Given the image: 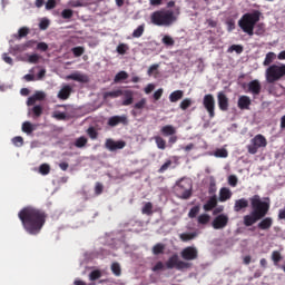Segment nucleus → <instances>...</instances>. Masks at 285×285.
I'll list each match as a JSON object with an SVG mask.
<instances>
[{
  "label": "nucleus",
  "instance_id": "864d4df0",
  "mask_svg": "<svg viewBox=\"0 0 285 285\" xmlns=\"http://www.w3.org/2000/svg\"><path fill=\"white\" fill-rule=\"evenodd\" d=\"M87 135L90 137V139H97V137H99V132H97V129H95V127H89L87 129Z\"/></svg>",
  "mask_w": 285,
  "mask_h": 285
},
{
  "label": "nucleus",
  "instance_id": "e2e57ef3",
  "mask_svg": "<svg viewBox=\"0 0 285 285\" xmlns=\"http://www.w3.org/2000/svg\"><path fill=\"white\" fill-rule=\"evenodd\" d=\"M104 193V184L96 183L95 185V195H101Z\"/></svg>",
  "mask_w": 285,
  "mask_h": 285
},
{
  "label": "nucleus",
  "instance_id": "69168bd1",
  "mask_svg": "<svg viewBox=\"0 0 285 285\" xmlns=\"http://www.w3.org/2000/svg\"><path fill=\"white\" fill-rule=\"evenodd\" d=\"M33 97L36 98V101H43L46 99V92L43 91H37Z\"/></svg>",
  "mask_w": 285,
  "mask_h": 285
},
{
  "label": "nucleus",
  "instance_id": "37998d69",
  "mask_svg": "<svg viewBox=\"0 0 285 285\" xmlns=\"http://www.w3.org/2000/svg\"><path fill=\"white\" fill-rule=\"evenodd\" d=\"M153 273H159V271H166V264L164 262L158 261L154 267H151Z\"/></svg>",
  "mask_w": 285,
  "mask_h": 285
},
{
  "label": "nucleus",
  "instance_id": "bb28decb",
  "mask_svg": "<svg viewBox=\"0 0 285 285\" xmlns=\"http://www.w3.org/2000/svg\"><path fill=\"white\" fill-rule=\"evenodd\" d=\"M36 128L35 125H32V122L30 121H24L22 124V132H26L27 135H32V132H35Z\"/></svg>",
  "mask_w": 285,
  "mask_h": 285
},
{
  "label": "nucleus",
  "instance_id": "58836bf2",
  "mask_svg": "<svg viewBox=\"0 0 285 285\" xmlns=\"http://www.w3.org/2000/svg\"><path fill=\"white\" fill-rule=\"evenodd\" d=\"M86 144H88V138L81 136L75 141L76 148H85Z\"/></svg>",
  "mask_w": 285,
  "mask_h": 285
},
{
  "label": "nucleus",
  "instance_id": "b1692460",
  "mask_svg": "<svg viewBox=\"0 0 285 285\" xmlns=\"http://www.w3.org/2000/svg\"><path fill=\"white\" fill-rule=\"evenodd\" d=\"M180 99H184L183 90H175L169 95V101L171 104H177V101H180Z\"/></svg>",
  "mask_w": 285,
  "mask_h": 285
},
{
  "label": "nucleus",
  "instance_id": "7c9ffc66",
  "mask_svg": "<svg viewBox=\"0 0 285 285\" xmlns=\"http://www.w3.org/2000/svg\"><path fill=\"white\" fill-rule=\"evenodd\" d=\"M121 95H124V91H121V89L115 91H107L104 94V99H108V97H111V99H117V97H121Z\"/></svg>",
  "mask_w": 285,
  "mask_h": 285
},
{
  "label": "nucleus",
  "instance_id": "393cba45",
  "mask_svg": "<svg viewBox=\"0 0 285 285\" xmlns=\"http://www.w3.org/2000/svg\"><path fill=\"white\" fill-rule=\"evenodd\" d=\"M144 32H146V23L138 26L137 29H135L134 32L131 33V37L134 39H139L140 37L144 36Z\"/></svg>",
  "mask_w": 285,
  "mask_h": 285
},
{
  "label": "nucleus",
  "instance_id": "f704fd0d",
  "mask_svg": "<svg viewBox=\"0 0 285 285\" xmlns=\"http://www.w3.org/2000/svg\"><path fill=\"white\" fill-rule=\"evenodd\" d=\"M126 79H128V72L120 71L115 76L114 81L115 83H119V81H126Z\"/></svg>",
  "mask_w": 285,
  "mask_h": 285
},
{
  "label": "nucleus",
  "instance_id": "c9c22d12",
  "mask_svg": "<svg viewBox=\"0 0 285 285\" xmlns=\"http://www.w3.org/2000/svg\"><path fill=\"white\" fill-rule=\"evenodd\" d=\"M28 35H30V29H28L27 27H22L18 30V35H16L14 37L17 39H23V37H28Z\"/></svg>",
  "mask_w": 285,
  "mask_h": 285
},
{
  "label": "nucleus",
  "instance_id": "79ce46f5",
  "mask_svg": "<svg viewBox=\"0 0 285 285\" xmlns=\"http://www.w3.org/2000/svg\"><path fill=\"white\" fill-rule=\"evenodd\" d=\"M272 262H274L275 266H277L282 262V253L274 250L272 253Z\"/></svg>",
  "mask_w": 285,
  "mask_h": 285
},
{
  "label": "nucleus",
  "instance_id": "a18cd8bd",
  "mask_svg": "<svg viewBox=\"0 0 285 285\" xmlns=\"http://www.w3.org/2000/svg\"><path fill=\"white\" fill-rule=\"evenodd\" d=\"M32 112L35 118L41 117V115H43V107H41V105H36L32 108Z\"/></svg>",
  "mask_w": 285,
  "mask_h": 285
},
{
  "label": "nucleus",
  "instance_id": "09e8293b",
  "mask_svg": "<svg viewBox=\"0 0 285 285\" xmlns=\"http://www.w3.org/2000/svg\"><path fill=\"white\" fill-rule=\"evenodd\" d=\"M71 52L73 53V57H81L83 52H86V49L83 47H75L71 49Z\"/></svg>",
  "mask_w": 285,
  "mask_h": 285
},
{
  "label": "nucleus",
  "instance_id": "a211bd4d",
  "mask_svg": "<svg viewBox=\"0 0 285 285\" xmlns=\"http://www.w3.org/2000/svg\"><path fill=\"white\" fill-rule=\"evenodd\" d=\"M70 95H72V87H70V85H65L58 92V99L66 101V99H70Z\"/></svg>",
  "mask_w": 285,
  "mask_h": 285
},
{
  "label": "nucleus",
  "instance_id": "423d86ee",
  "mask_svg": "<svg viewBox=\"0 0 285 285\" xmlns=\"http://www.w3.org/2000/svg\"><path fill=\"white\" fill-rule=\"evenodd\" d=\"M265 75L267 83H275V81L285 79V65H271Z\"/></svg>",
  "mask_w": 285,
  "mask_h": 285
},
{
  "label": "nucleus",
  "instance_id": "ea45409f",
  "mask_svg": "<svg viewBox=\"0 0 285 285\" xmlns=\"http://www.w3.org/2000/svg\"><path fill=\"white\" fill-rule=\"evenodd\" d=\"M193 106V99L190 98H185L180 105L179 108L183 110H188V108H190Z\"/></svg>",
  "mask_w": 285,
  "mask_h": 285
},
{
  "label": "nucleus",
  "instance_id": "412c9836",
  "mask_svg": "<svg viewBox=\"0 0 285 285\" xmlns=\"http://www.w3.org/2000/svg\"><path fill=\"white\" fill-rule=\"evenodd\" d=\"M203 208L207 213H209V210L217 208V195L209 197V199L206 202V204L203 206Z\"/></svg>",
  "mask_w": 285,
  "mask_h": 285
},
{
  "label": "nucleus",
  "instance_id": "72a5a7b5",
  "mask_svg": "<svg viewBox=\"0 0 285 285\" xmlns=\"http://www.w3.org/2000/svg\"><path fill=\"white\" fill-rule=\"evenodd\" d=\"M276 58H277V55H275V52L266 53L263 66H271V63H273V61H275Z\"/></svg>",
  "mask_w": 285,
  "mask_h": 285
},
{
  "label": "nucleus",
  "instance_id": "4468645a",
  "mask_svg": "<svg viewBox=\"0 0 285 285\" xmlns=\"http://www.w3.org/2000/svg\"><path fill=\"white\" fill-rule=\"evenodd\" d=\"M217 99L219 110L226 112V110H228V97L226 96V94H224V91H219L217 95Z\"/></svg>",
  "mask_w": 285,
  "mask_h": 285
},
{
  "label": "nucleus",
  "instance_id": "4c0bfd02",
  "mask_svg": "<svg viewBox=\"0 0 285 285\" xmlns=\"http://www.w3.org/2000/svg\"><path fill=\"white\" fill-rule=\"evenodd\" d=\"M161 43H164V46L173 48V46H175V39H173V37L170 36H164L161 39Z\"/></svg>",
  "mask_w": 285,
  "mask_h": 285
},
{
  "label": "nucleus",
  "instance_id": "7ed1b4c3",
  "mask_svg": "<svg viewBox=\"0 0 285 285\" xmlns=\"http://www.w3.org/2000/svg\"><path fill=\"white\" fill-rule=\"evenodd\" d=\"M179 13V8L175 11L170 9L156 10L150 14V21L154 26L170 28L173 23H176Z\"/></svg>",
  "mask_w": 285,
  "mask_h": 285
},
{
  "label": "nucleus",
  "instance_id": "5fc2aeb1",
  "mask_svg": "<svg viewBox=\"0 0 285 285\" xmlns=\"http://www.w3.org/2000/svg\"><path fill=\"white\" fill-rule=\"evenodd\" d=\"M100 277H101V272L99 269L92 271L89 274L90 282H95V281L99 279Z\"/></svg>",
  "mask_w": 285,
  "mask_h": 285
},
{
  "label": "nucleus",
  "instance_id": "2eb2a0df",
  "mask_svg": "<svg viewBox=\"0 0 285 285\" xmlns=\"http://www.w3.org/2000/svg\"><path fill=\"white\" fill-rule=\"evenodd\" d=\"M67 79H71V81H79V83H88L90 81V78H88L87 75H83L79 71L67 76Z\"/></svg>",
  "mask_w": 285,
  "mask_h": 285
},
{
  "label": "nucleus",
  "instance_id": "473e14b6",
  "mask_svg": "<svg viewBox=\"0 0 285 285\" xmlns=\"http://www.w3.org/2000/svg\"><path fill=\"white\" fill-rule=\"evenodd\" d=\"M154 140L159 150H166V140L161 136L154 137Z\"/></svg>",
  "mask_w": 285,
  "mask_h": 285
},
{
  "label": "nucleus",
  "instance_id": "338daca9",
  "mask_svg": "<svg viewBox=\"0 0 285 285\" xmlns=\"http://www.w3.org/2000/svg\"><path fill=\"white\" fill-rule=\"evenodd\" d=\"M53 118L58 119V121H63V119H66V112L56 111L53 114Z\"/></svg>",
  "mask_w": 285,
  "mask_h": 285
},
{
  "label": "nucleus",
  "instance_id": "f8f14e48",
  "mask_svg": "<svg viewBox=\"0 0 285 285\" xmlns=\"http://www.w3.org/2000/svg\"><path fill=\"white\" fill-rule=\"evenodd\" d=\"M105 147L107 150H110V153H115V150H124V148H126V141H115L112 138H108L105 142Z\"/></svg>",
  "mask_w": 285,
  "mask_h": 285
},
{
  "label": "nucleus",
  "instance_id": "a878e982",
  "mask_svg": "<svg viewBox=\"0 0 285 285\" xmlns=\"http://www.w3.org/2000/svg\"><path fill=\"white\" fill-rule=\"evenodd\" d=\"M125 99L122 100V106H130L135 101L134 94L130 90L124 92Z\"/></svg>",
  "mask_w": 285,
  "mask_h": 285
},
{
  "label": "nucleus",
  "instance_id": "c03bdc74",
  "mask_svg": "<svg viewBox=\"0 0 285 285\" xmlns=\"http://www.w3.org/2000/svg\"><path fill=\"white\" fill-rule=\"evenodd\" d=\"M228 52H236L237 55H242V52H244V47L242 45H232L228 49Z\"/></svg>",
  "mask_w": 285,
  "mask_h": 285
},
{
  "label": "nucleus",
  "instance_id": "de8ad7c7",
  "mask_svg": "<svg viewBox=\"0 0 285 285\" xmlns=\"http://www.w3.org/2000/svg\"><path fill=\"white\" fill-rule=\"evenodd\" d=\"M199 210H200L199 206L191 207L189 213H188V217L190 219H195V217H197V215H199Z\"/></svg>",
  "mask_w": 285,
  "mask_h": 285
},
{
  "label": "nucleus",
  "instance_id": "1a4fd4ad",
  "mask_svg": "<svg viewBox=\"0 0 285 285\" xmlns=\"http://www.w3.org/2000/svg\"><path fill=\"white\" fill-rule=\"evenodd\" d=\"M203 106L209 115V119L215 118V97L212 94H207L203 98Z\"/></svg>",
  "mask_w": 285,
  "mask_h": 285
},
{
  "label": "nucleus",
  "instance_id": "bf43d9fd",
  "mask_svg": "<svg viewBox=\"0 0 285 285\" xmlns=\"http://www.w3.org/2000/svg\"><path fill=\"white\" fill-rule=\"evenodd\" d=\"M215 157H220L223 159H226V157H228V150H226V149H217L215 151Z\"/></svg>",
  "mask_w": 285,
  "mask_h": 285
},
{
  "label": "nucleus",
  "instance_id": "13d9d810",
  "mask_svg": "<svg viewBox=\"0 0 285 285\" xmlns=\"http://www.w3.org/2000/svg\"><path fill=\"white\" fill-rule=\"evenodd\" d=\"M117 52L118 55H126V52H128V45L126 43L118 45Z\"/></svg>",
  "mask_w": 285,
  "mask_h": 285
},
{
  "label": "nucleus",
  "instance_id": "052dcab7",
  "mask_svg": "<svg viewBox=\"0 0 285 285\" xmlns=\"http://www.w3.org/2000/svg\"><path fill=\"white\" fill-rule=\"evenodd\" d=\"M208 222H210V216H208V214L198 216V224H208Z\"/></svg>",
  "mask_w": 285,
  "mask_h": 285
},
{
  "label": "nucleus",
  "instance_id": "c85d7f7f",
  "mask_svg": "<svg viewBox=\"0 0 285 285\" xmlns=\"http://www.w3.org/2000/svg\"><path fill=\"white\" fill-rule=\"evenodd\" d=\"M195 237H197V233L194 232V233H183L179 235V239L181 242H190L193 239H195Z\"/></svg>",
  "mask_w": 285,
  "mask_h": 285
},
{
  "label": "nucleus",
  "instance_id": "4be33fe9",
  "mask_svg": "<svg viewBox=\"0 0 285 285\" xmlns=\"http://www.w3.org/2000/svg\"><path fill=\"white\" fill-rule=\"evenodd\" d=\"M230 197H233V191H230V189L223 187L219 190V197L218 200L224 203V202H228V199H230Z\"/></svg>",
  "mask_w": 285,
  "mask_h": 285
},
{
  "label": "nucleus",
  "instance_id": "f03ea898",
  "mask_svg": "<svg viewBox=\"0 0 285 285\" xmlns=\"http://www.w3.org/2000/svg\"><path fill=\"white\" fill-rule=\"evenodd\" d=\"M249 204L252 212L243 217V224L247 227L257 224L259 219H264V217L268 215V212L271 210V198L262 200L261 195H254L249 198Z\"/></svg>",
  "mask_w": 285,
  "mask_h": 285
},
{
  "label": "nucleus",
  "instance_id": "49530a36",
  "mask_svg": "<svg viewBox=\"0 0 285 285\" xmlns=\"http://www.w3.org/2000/svg\"><path fill=\"white\" fill-rule=\"evenodd\" d=\"M111 272L114 273V275H116V277H119L121 275V266L119 265V263L111 264Z\"/></svg>",
  "mask_w": 285,
  "mask_h": 285
},
{
  "label": "nucleus",
  "instance_id": "39448f33",
  "mask_svg": "<svg viewBox=\"0 0 285 285\" xmlns=\"http://www.w3.org/2000/svg\"><path fill=\"white\" fill-rule=\"evenodd\" d=\"M175 191L180 199H190L193 197V180L190 178H180L176 183Z\"/></svg>",
  "mask_w": 285,
  "mask_h": 285
},
{
  "label": "nucleus",
  "instance_id": "c756f323",
  "mask_svg": "<svg viewBox=\"0 0 285 285\" xmlns=\"http://www.w3.org/2000/svg\"><path fill=\"white\" fill-rule=\"evenodd\" d=\"M32 46H35V40H29L23 45L16 46V50H18V52H24V50H28V48H32Z\"/></svg>",
  "mask_w": 285,
  "mask_h": 285
},
{
  "label": "nucleus",
  "instance_id": "680f3d73",
  "mask_svg": "<svg viewBox=\"0 0 285 285\" xmlns=\"http://www.w3.org/2000/svg\"><path fill=\"white\" fill-rule=\"evenodd\" d=\"M173 166V160H167L161 167L158 169L159 174H164L166 170H168V167Z\"/></svg>",
  "mask_w": 285,
  "mask_h": 285
},
{
  "label": "nucleus",
  "instance_id": "9d476101",
  "mask_svg": "<svg viewBox=\"0 0 285 285\" xmlns=\"http://www.w3.org/2000/svg\"><path fill=\"white\" fill-rule=\"evenodd\" d=\"M180 257L185 259V262H194L199 257V250H197V247L194 246L185 247L180 252Z\"/></svg>",
  "mask_w": 285,
  "mask_h": 285
},
{
  "label": "nucleus",
  "instance_id": "6e6d98bb",
  "mask_svg": "<svg viewBox=\"0 0 285 285\" xmlns=\"http://www.w3.org/2000/svg\"><path fill=\"white\" fill-rule=\"evenodd\" d=\"M146 104H147L146 98H142V99H140L138 102H136V104L134 105V108H135L136 110H144V108H146Z\"/></svg>",
  "mask_w": 285,
  "mask_h": 285
},
{
  "label": "nucleus",
  "instance_id": "5701e85b",
  "mask_svg": "<svg viewBox=\"0 0 285 285\" xmlns=\"http://www.w3.org/2000/svg\"><path fill=\"white\" fill-rule=\"evenodd\" d=\"M160 132L164 137H170L173 135H177V129L173 125H167L161 127Z\"/></svg>",
  "mask_w": 285,
  "mask_h": 285
},
{
  "label": "nucleus",
  "instance_id": "603ef678",
  "mask_svg": "<svg viewBox=\"0 0 285 285\" xmlns=\"http://www.w3.org/2000/svg\"><path fill=\"white\" fill-rule=\"evenodd\" d=\"M40 60H41V56H39L37 53H32V55L28 56L29 63H39Z\"/></svg>",
  "mask_w": 285,
  "mask_h": 285
},
{
  "label": "nucleus",
  "instance_id": "9b49d317",
  "mask_svg": "<svg viewBox=\"0 0 285 285\" xmlns=\"http://www.w3.org/2000/svg\"><path fill=\"white\" fill-rule=\"evenodd\" d=\"M212 226L215 230H222L228 226V215L220 214L214 218Z\"/></svg>",
  "mask_w": 285,
  "mask_h": 285
},
{
  "label": "nucleus",
  "instance_id": "0eeeda50",
  "mask_svg": "<svg viewBox=\"0 0 285 285\" xmlns=\"http://www.w3.org/2000/svg\"><path fill=\"white\" fill-rule=\"evenodd\" d=\"M191 267L193 263L180 261L177 254L170 256L165 263V268H167L168 271H173V268H176V271H188V268Z\"/></svg>",
  "mask_w": 285,
  "mask_h": 285
},
{
  "label": "nucleus",
  "instance_id": "20e7f679",
  "mask_svg": "<svg viewBox=\"0 0 285 285\" xmlns=\"http://www.w3.org/2000/svg\"><path fill=\"white\" fill-rule=\"evenodd\" d=\"M262 17V12L259 10H255L250 13H245L238 20V27L243 32L248 35V37H253L255 35V26L259 23V19Z\"/></svg>",
  "mask_w": 285,
  "mask_h": 285
},
{
  "label": "nucleus",
  "instance_id": "6e6552de",
  "mask_svg": "<svg viewBox=\"0 0 285 285\" xmlns=\"http://www.w3.org/2000/svg\"><path fill=\"white\" fill-rule=\"evenodd\" d=\"M266 146H268L266 137H264L262 134H258L252 139V145L247 146V151L249 155H257V150H259V148H266Z\"/></svg>",
  "mask_w": 285,
  "mask_h": 285
},
{
  "label": "nucleus",
  "instance_id": "f3484780",
  "mask_svg": "<svg viewBox=\"0 0 285 285\" xmlns=\"http://www.w3.org/2000/svg\"><path fill=\"white\" fill-rule=\"evenodd\" d=\"M250 104H253L250 100V97L240 96L238 98L237 106H238L239 110H250Z\"/></svg>",
  "mask_w": 285,
  "mask_h": 285
},
{
  "label": "nucleus",
  "instance_id": "aec40b11",
  "mask_svg": "<svg viewBox=\"0 0 285 285\" xmlns=\"http://www.w3.org/2000/svg\"><path fill=\"white\" fill-rule=\"evenodd\" d=\"M244 208H248V199L240 198V199L235 200V204H234L235 213H240L242 210H244Z\"/></svg>",
  "mask_w": 285,
  "mask_h": 285
},
{
  "label": "nucleus",
  "instance_id": "a19ab883",
  "mask_svg": "<svg viewBox=\"0 0 285 285\" xmlns=\"http://www.w3.org/2000/svg\"><path fill=\"white\" fill-rule=\"evenodd\" d=\"M141 213L142 215H153V203H145Z\"/></svg>",
  "mask_w": 285,
  "mask_h": 285
},
{
  "label": "nucleus",
  "instance_id": "4d7b16f0",
  "mask_svg": "<svg viewBox=\"0 0 285 285\" xmlns=\"http://www.w3.org/2000/svg\"><path fill=\"white\" fill-rule=\"evenodd\" d=\"M12 144H13V146H17V148H21V146H23V137H21V136L13 137Z\"/></svg>",
  "mask_w": 285,
  "mask_h": 285
},
{
  "label": "nucleus",
  "instance_id": "0e129e2a",
  "mask_svg": "<svg viewBox=\"0 0 285 285\" xmlns=\"http://www.w3.org/2000/svg\"><path fill=\"white\" fill-rule=\"evenodd\" d=\"M237 181H238L237 176L230 175V176L228 177V184H229V186H232L233 188H235V186H237Z\"/></svg>",
  "mask_w": 285,
  "mask_h": 285
},
{
  "label": "nucleus",
  "instance_id": "cd10ccee",
  "mask_svg": "<svg viewBox=\"0 0 285 285\" xmlns=\"http://www.w3.org/2000/svg\"><path fill=\"white\" fill-rule=\"evenodd\" d=\"M254 29H255L254 35H257V37H262L264 32H266V24H264L263 22H259V23L256 22Z\"/></svg>",
  "mask_w": 285,
  "mask_h": 285
},
{
  "label": "nucleus",
  "instance_id": "6ab92c4d",
  "mask_svg": "<svg viewBox=\"0 0 285 285\" xmlns=\"http://www.w3.org/2000/svg\"><path fill=\"white\" fill-rule=\"evenodd\" d=\"M257 228H259V230H271V228H273V219L271 217L263 218L258 223Z\"/></svg>",
  "mask_w": 285,
  "mask_h": 285
},
{
  "label": "nucleus",
  "instance_id": "ddd939ff",
  "mask_svg": "<svg viewBox=\"0 0 285 285\" xmlns=\"http://www.w3.org/2000/svg\"><path fill=\"white\" fill-rule=\"evenodd\" d=\"M119 124H122V126H128V117L126 115L122 116H112L108 119V126L111 128H115V126H119Z\"/></svg>",
  "mask_w": 285,
  "mask_h": 285
},
{
  "label": "nucleus",
  "instance_id": "8fccbe9b",
  "mask_svg": "<svg viewBox=\"0 0 285 285\" xmlns=\"http://www.w3.org/2000/svg\"><path fill=\"white\" fill-rule=\"evenodd\" d=\"M73 14H75V11H72L71 9H63L61 11L62 19H72Z\"/></svg>",
  "mask_w": 285,
  "mask_h": 285
},
{
  "label": "nucleus",
  "instance_id": "dca6fc26",
  "mask_svg": "<svg viewBox=\"0 0 285 285\" xmlns=\"http://www.w3.org/2000/svg\"><path fill=\"white\" fill-rule=\"evenodd\" d=\"M248 92L254 96H257L262 92V83L259 80H252L247 83Z\"/></svg>",
  "mask_w": 285,
  "mask_h": 285
},
{
  "label": "nucleus",
  "instance_id": "774afa93",
  "mask_svg": "<svg viewBox=\"0 0 285 285\" xmlns=\"http://www.w3.org/2000/svg\"><path fill=\"white\" fill-rule=\"evenodd\" d=\"M49 26H50V21L48 19L41 20L39 23L40 30H48Z\"/></svg>",
  "mask_w": 285,
  "mask_h": 285
},
{
  "label": "nucleus",
  "instance_id": "f257e3e1",
  "mask_svg": "<svg viewBox=\"0 0 285 285\" xmlns=\"http://www.w3.org/2000/svg\"><path fill=\"white\" fill-rule=\"evenodd\" d=\"M18 218L28 235H39L46 226L48 214L43 209L28 206L18 213Z\"/></svg>",
  "mask_w": 285,
  "mask_h": 285
},
{
  "label": "nucleus",
  "instance_id": "3c124183",
  "mask_svg": "<svg viewBox=\"0 0 285 285\" xmlns=\"http://www.w3.org/2000/svg\"><path fill=\"white\" fill-rule=\"evenodd\" d=\"M39 173L40 175H50V165L48 164L40 165Z\"/></svg>",
  "mask_w": 285,
  "mask_h": 285
},
{
  "label": "nucleus",
  "instance_id": "e433bc0d",
  "mask_svg": "<svg viewBox=\"0 0 285 285\" xmlns=\"http://www.w3.org/2000/svg\"><path fill=\"white\" fill-rule=\"evenodd\" d=\"M215 193H217V181L215 180V178H210L208 194L214 196Z\"/></svg>",
  "mask_w": 285,
  "mask_h": 285
},
{
  "label": "nucleus",
  "instance_id": "2f4dec72",
  "mask_svg": "<svg viewBox=\"0 0 285 285\" xmlns=\"http://www.w3.org/2000/svg\"><path fill=\"white\" fill-rule=\"evenodd\" d=\"M164 250H166V245H164L161 243H157L153 247V254L154 255H164Z\"/></svg>",
  "mask_w": 285,
  "mask_h": 285
}]
</instances>
